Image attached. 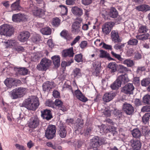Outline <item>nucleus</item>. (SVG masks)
<instances>
[{
  "label": "nucleus",
  "instance_id": "nucleus-10",
  "mask_svg": "<svg viewBox=\"0 0 150 150\" xmlns=\"http://www.w3.org/2000/svg\"><path fill=\"white\" fill-rule=\"evenodd\" d=\"M122 109L127 115H131L134 112V109L130 104L126 103H124L122 105Z\"/></svg>",
  "mask_w": 150,
  "mask_h": 150
},
{
  "label": "nucleus",
  "instance_id": "nucleus-58",
  "mask_svg": "<svg viewBox=\"0 0 150 150\" xmlns=\"http://www.w3.org/2000/svg\"><path fill=\"white\" fill-rule=\"evenodd\" d=\"M29 132L30 134L34 137L36 136L38 133V131L31 128L29 129Z\"/></svg>",
  "mask_w": 150,
  "mask_h": 150
},
{
  "label": "nucleus",
  "instance_id": "nucleus-19",
  "mask_svg": "<svg viewBox=\"0 0 150 150\" xmlns=\"http://www.w3.org/2000/svg\"><path fill=\"white\" fill-rule=\"evenodd\" d=\"M54 82L49 81L44 83L42 85L43 90L47 92L49 91L51 88L54 87Z\"/></svg>",
  "mask_w": 150,
  "mask_h": 150
},
{
  "label": "nucleus",
  "instance_id": "nucleus-16",
  "mask_svg": "<svg viewBox=\"0 0 150 150\" xmlns=\"http://www.w3.org/2000/svg\"><path fill=\"white\" fill-rule=\"evenodd\" d=\"M41 116L44 119L47 120H50L52 118V116L50 110L45 109L41 111Z\"/></svg>",
  "mask_w": 150,
  "mask_h": 150
},
{
  "label": "nucleus",
  "instance_id": "nucleus-50",
  "mask_svg": "<svg viewBox=\"0 0 150 150\" xmlns=\"http://www.w3.org/2000/svg\"><path fill=\"white\" fill-rule=\"evenodd\" d=\"M40 36L38 34H35L31 38V40L34 43L39 41L40 40Z\"/></svg>",
  "mask_w": 150,
  "mask_h": 150
},
{
  "label": "nucleus",
  "instance_id": "nucleus-36",
  "mask_svg": "<svg viewBox=\"0 0 150 150\" xmlns=\"http://www.w3.org/2000/svg\"><path fill=\"white\" fill-rule=\"evenodd\" d=\"M41 33L43 35H49L51 34V30L49 27H47L42 29L40 30Z\"/></svg>",
  "mask_w": 150,
  "mask_h": 150
},
{
  "label": "nucleus",
  "instance_id": "nucleus-41",
  "mask_svg": "<svg viewBox=\"0 0 150 150\" xmlns=\"http://www.w3.org/2000/svg\"><path fill=\"white\" fill-rule=\"evenodd\" d=\"M15 89L16 90L17 93H18L20 97L23 96L25 93V88L20 87Z\"/></svg>",
  "mask_w": 150,
  "mask_h": 150
},
{
  "label": "nucleus",
  "instance_id": "nucleus-29",
  "mask_svg": "<svg viewBox=\"0 0 150 150\" xmlns=\"http://www.w3.org/2000/svg\"><path fill=\"white\" fill-rule=\"evenodd\" d=\"M117 79L121 82V83L122 82L125 83L128 82L129 81L127 76L126 74L120 75L118 77Z\"/></svg>",
  "mask_w": 150,
  "mask_h": 150
},
{
  "label": "nucleus",
  "instance_id": "nucleus-64",
  "mask_svg": "<svg viewBox=\"0 0 150 150\" xmlns=\"http://www.w3.org/2000/svg\"><path fill=\"white\" fill-rule=\"evenodd\" d=\"M111 53L114 57L117 59L119 60L122 61L123 59L121 57L120 55L115 53L114 52L112 51Z\"/></svg>",
  "mask_w": 150,
  "mask_h": 150
},
{
  "label": "nucleus",
  "instance_id": "nucleus-20",
  "mask_svg": "<svg viewBox=\"0 0 150 150\" xmlns=\"http://www.w3.org/2000/svg\"><path fill=\"white\" fill-rule=\"evenodd\" d=\"M71 10L74 15L78 16H80L83 14L82 9L77 6L72 7Z\"/></svg>",
  "mask_w": 150,
  "mask_h": 150
},
{
  "label": "nucleus",
  "instance_id": "nucleus-54",
  "mask_svg": "<svg viewBox=\"0 0 150 150\" xmlns=\"http://www.w3.org/2000/svg\"><path fill=\"white\" fill-rule=\"evenodd\" d=\"M138 42V40L134 38L130 39L127 42V44L128 45H136Z\"/></svg>",
  "mask_w": 150,
  "mask_h": 150
},
{
  "label": "nucleus",
  "instance_id": "nucleus-48",
  "mask_svg": "<svg viewBox=\"0 0 150 150\" xmlns=\"http://www.w3.org/2000/svg\"><path fill=\"white\" fill-rule=\"evenodd\" d=\"M59 7L61 8V13L62 15H66L68 12V9L67 7L63 5H60Z\"/></svg>",
  "mask_w": 150,
  "mask_h": 150
},
{
  "label": "nucleus",
  "instance_id": "nucleus-14",
  "mask_svg": "<svg viewBox=\"0 0 150 150\" xmlns=\"http://www.w3.org/2000/svg\"><path fill=\"white\" fill-rule=\"evenodd\" d=\"M30 36V33L28 31L21 32L18 36V39L20 42H24L28 40Z\"/></svg>",
  "mask_w": 150,
  "mask_h": 150
},
{
  "label": "nucleus",
  "instance_id": "nucleus-15",
  "mask_svg": "<svg viewBox=\"0 0 150 150\" xmlns=\"http://www.w3.org/2000/svg\"><path fill=\"white\" fill-rule=\"evenodd\" d=\"M116 96V93L113 91L106 93L103 96V99L104 102H108L111 100Z\"/></svg>",
  "mask_w": 150,
  "mask_h": 150
},
{
  "label": "nucleus",
  "instance_id": "nucleus-30",
  "mask_svg": "<svg viewBox=\"0 0 150 150\" xmlns=\"http://www.w3.org/2000/svg\"><path fill=\"white\" fill-rule=\"evenodd\" d=\"M121 82L117 79L111 86V88L113 90L118 89L121 86Z\"/></svg>",
  "mask_w": 150,
  "mask_h": 150
},
{
  "label": "nucleus",
  "instance_id": "nucleus-40",
  "mask_svg": "<svg viewBox=\"0 0 150 150\" xmlns=\"http://www.w3.org/2000/svg\"><path fill=\"white\" fill-rule=\"evenodd\" d=\"M150 117V112L145 114L142 118V122L145 124L147 123L149 121Z\"/></svg>",
  "mask_w": 150,
  "mask_h": 150
},
{
  "label": "nucleus",
  "instance_id": "nucleus-53",
  "mask_svg": "<svg viewBox=\"0 0 150 150\" xmlns=\"http://www.w3.org/2000/svg\"><path fill=\"white\" fill-rule=\"evenodd\" d=\"M19 13L13 14L12 17V20L13 22H20Z\"/></svg>",
  "mask_w": 150,
  "mask_h": 150
},
{
  "label": "nucleus",
  "instance_id": "nucleus-57",
  "mask_svg": "<svg viewBox=\"0 0 150 150\" xmlns=\"http://www.w3.org/2000/svg\"><path fill=\"white\" fill-rule=\"evenodd\" d=\"M45 104L47 106L52 108H54V103L51 100H47L45 103Z\"/></svg>",
  "mask_w": 150,
  "mask_h": 150
},
{
  "label": "nucleus",
  "instance_id": "nucleus-45",
  "mask_svg": "<svg viewBox=\"0 0 150 150\" xmlns=\"http://www.w3.org/2000/svg\"><path fill=\"white\" fill-rule=\"evenodd\" d=\"M150 83V78H146L143 79L141 81V84L143 86H146Z\"/></svg>",
  "mask_w": 150,
  "mask_h": 150
},
{
  "label": "nucleus",
  "instance_id": "nucleus-51",
  "mask_svg": "<svg viewBox=\"0 0 150 150\" xmlns=\"http://www.w3.org/2000/svg\"><path fill=\"white\" fill-rule=\"evenodd\" d=\"M18 73L21 75H25L27 74L28 73V70L24 68H20L18 70Z\"/></svg>",
  "mask_w": 150,
  "mask_h": 150
},
{
  "label": "nucleus",
  "instance_id": "nucleus-18",
  "mask_svg": "<svg viewBox=\"0 0 150 150\" xmlns=\"http://www.w3.org/2000/svg\"><path fill=\"white\" fill-rule=\"evenodd\" d=\"M101 143V141L98 137L96 136L93 137L90 140V143L93 148H96L99 146L100 143Z\"/></svg>",
  "mask_w": 150,
  "mask_h": 150
},
{
  "label": "nucleus",
  "instance_id": "nucleus-46",
  "mask_svg": "<svg viewBox=\"0 0 150 150\" xmlns=\"http://www.w3.org/2000/svg\"><path fill=\"white\" fill-rule=\"evenodd\" d=\"M143 102L145 104L150 105V95L147 94L144 96L143 98Z\"/></svg>",
  "mask_w": 150,
  "mask_h": 150
},
{
  "label": "nucleus",
  "instance_id": "nucleus-38",
  "mask_svg": "<svg viewBox=\"0 0 150 150\" xmlns=\"http://www.w3.org/2000/svg\"><path fill=\"white\" fill-rule=\"evenodd\" d=\"M109 55L105 51L103 50L100 51V54H99V57L100 58H108L112 60V59L111 58L109 57Z\"/></svg>",
  "mask_w": 150,
  "mask_h": 150
},
{
  "label": "nucleus",
  "instance_id": "nucleus-1",
  "mask_svg": "<svg viewBox=\"0 0 150 150\" xmlns=\"http://www.w3.org/2000/svg\"><path fill=\"white\" fill-rule=\"evenodd\" d=\"M22 105L28 110H35L39 105L38 99L35 96H29L24 101Z\"/></svg>",
  "mask_w": 150,
  "mask_h": 150
},
{
  "label": "nucleus",
  "instance_id": "nucleus-26",
  "mask_svg": "<svg viewBox=\"0 0 150 150\" xmlns=\"http://www.w3.org/2000/svg\"><path fill=\"white\" fill-rule=\"evenodd\" d=\"M55 67H58L60 66V57L59 56L55 55L51 57Z\"/></svg>",
  "mask_w": 150,
  "mask_h": 150
},
{
  "label": "nucleus",
  "instance_id": "nucleus-35",
  "mask_svg": "<svg viewBox=\"0 0 150 150\" xmlns=\"http://www.w3.org/2000/svg\"><path fill=\"white\" fill-rule=\"evenodd\" d=\"M16 91L15 89L9 92L10 96L13 99H16L20 97Z\"/></svg>",
  "mask_w": 150,
  "mask_h": 150
},
{
  "label": "nucleus",
  "instance_id": "nucleus-33",
  "mask_svg": "<svg viewBox=\"0 0 150 150\" xmlns=\"http://www.w3.org/2000/svg\"><path fill=\"white\" fill-rule=\"evenodd\" d=\"M108 67L110 69L111 73H114L117 71V64L115 62H110L109 64Z\"/></svg>",
  "mask_w": 150,
  "mask_h": 150
},
{
  "label": "nucleus",
  "instance_id": "nucleus-59",
  "mask_svg": "<svg viewBox=\"0 0 150 150\" xmlns=\"http://www.w3.org/2000/svg\"><path fill=\"white\" fill-rule=\"evenodd\" d=\"M100 13L103 16V17L105 19L106 16H108L109 13L106 10L103 9L100 11Z\"/></svg>",
  "mask_w": 150,
  "mask_h": 150
},
{
  "label": "nucleus",
  "instance_id": "nucleus-6",
  "mask_svg": "<svg viewBox=\"0 0 150 150\" xmlns=\"http://www.w3.org/2000/svg\"><path fill=\"white\" fill-rule=\"evenodd\" d=\"M29 10L31 11L33 14L36 16L42 17L45 14L44 11L41 8H38L33 4H31L29 7Z\"/></svg>",
  "mask_w": 150,
  "mask_h": 150
},
{
  "label": "nucleus",
  "instance_id": "nucleus-4",
  "mask_svg": "<svg viewBox=\"0 0 150 150\" xmlns=\"http://www.w3.org/2000/svg\"><path fill=\"white\" fill-rule=\"evenodd\" d=\"M56 128L55 125H50L45 131V137L48 139H53L55 135Z\"/></svg>",
  "mask_w": 150,
  "mask_h": 150
},
{
  "label": "nucleus",
  "instance_id": "nucleus-21",
  "mask_svg": "<svg viewBox=\"0 0 150 150\" xmlns=\"http://www.w3.org/2000/svg\"><path fill=\"white\" fill-rule=\"evenodd\" d=\"M74 54L73 51V48L71 47L68 49L63 51L62 55L64 57H73Z\"/></svg>",
  "mask_w": 150,
  "mask_h": 150
},
{
  "label": "nucleus",
  "instance_id": "nucleus-32",
  "mask_svg": "<svg viewBox=\"0 0 150 150\" xmlns=\"http://www.w3.org/2000/svg\"><path fill=\"white\" fill-rule=\"evenodd\" d=\"M5 43L7 44L6 47H15L17 45V42L15 40H8L6 42H5Z\"/></svg>",
  "mask_w": 150,
  "mask_h": 150
},
{
  "label": "nucleus",
  "instance_id": "nucleus-31",
  "mask_svg": "<svg viewBox=\"0 0 150 150\" xmlns=\"http://www.w3.org/2000/svg\"><path fill=\"white\" fill-rule=\"evenodd\" d=\"M73 75L74 78H78L82 76L81 70L79 68H76L73 71Z\"/></svg>",
  "mask_w": 150,
  "mask_h": 150
},
{
  "label": "nucleus",
  "instance_id": "nucleus-52",
  "mask_svg": "<svg viewBox=\"0 0 150 150\" xmlns=\"http://www.w3.org/2000/svg\"><path fill=\"white\" fill-rule=\"evenodd\" d=\"M125 44L126 43L117 44L114 45L113 47L116 50H121L124 47Z\"/></svg>",
  "mask_w": 150,
  "mask_h": 150
},
{
  "label": "nucleus",
  "instance_id": "nucleus-43",
  "mask_svg": "<svg viewBox=\"0 0 150 150\" xmlns=\"http://www.w3.org/2000/svg\"><path fill=\"white\" fill-rule=\"evenodd\" d=\"M46 145L48 146L51 147L52 149L55 150H57V149L60 150L61 149V147L60 146H57L56 144H54L51 142L47 143Z\"/></svg>",
  "mask_w": 150,
  "mask_h": 150
},
{
  "label": "nucleus",
  "instance_id": "nucleus-63",
  "mask_svg": "<svg viewBox=\"0 0 150 150\" xmlns=\"http://www.w3.org/2000/svg\"><path fill=\"white\" fill-rule=\"evenodd\" d=\"M87 42L86 41H83L81 42L79 45L81 48L83 49L87 47Z\"/></svg>",
  "mask_w": 150,
  "mask_h": 150
},
{
  "label": "nucleus",
  "instance_id": "nucleus-24",
  "mask_svg": "<svg viewBox=\"0 0 150 150\" xmlns=\"http://www.w3.org/2000/svg\"><path fill=\"white\" fill-rule=\"evenodd\" d=\"M104 115L106 116H109L111 113L114 114L115 115H119L120 112L116 109H114V110H109L108 109H106L104 112Z\"/></svg>",
  "mask_w": 150,
  "mask_h": 150
},
{
  "label": "nucleus",
  "instance_id": "nucleus-7",
  "mask_svg": "<svg viewBox=\"0 0 150 150\" xmlns=\"http://www.w3.org/2000/svg\"><path fill=\"white\" fill-rule=\"evenodd\" d=\"M114 24V23L112 22H107L104 24L102 27V30L103 34L106 35L108 34Z\"/></svg>",
  "mask_w": 150,
  "mask_h": 150
},
{
  "label": "nucleus",
  "instance_id": "nucleus-13",
  "mask_svg": "<svg viewBox=\"0 0 150 150\" xmlns=\"http://www.w3.org/2000/svg\"><path fill=\"white\" fill-rule=\"evenodd\" d=\"M111 37L112 41L115 43L120 42L122 40V38L120 37L118 32L117 30H113L112 31Z\"/></svg>",
  "mask_w": 150,
  "mask_h": 150
},
{
  "label": "nucleus",
  "instance_id": "nucleus-39",
  "mask_svg": "<svg viewBox=\"0 0 150 150\" xmlns=\"http://www.w3.org/2000/svg\"><path fill=\"white\" fill-rule=\"evenodd\" d=\"M14 81L11 78H8L5 80L4 83L8 87L10 88L11 87Z\"/></svg>",
  "mask_w": 150,
  "mask_h": 150
},
{
  "label": "nucleus",
  "instance_id": "nucleus-28",
  "mask_svg": "<svg viewBox=\"0 0 150 150\" xmlns=\"http://www.w3.org/2000/svg\"><path fill=\"white\" fill-rule=\"evenodd\" d=\"M132 134L133 137L137 138H139L142 135L141 131L137 128L134 129L132 131Z\"/></svg>",
  "mask_w": 150,
  "mask_h": 150
},
{
  "label": "nucleus",
  "instance_id": "nucleus-60",
  "mask_svg": "<svg viewBox=\"0 0 150 150\" xmlns=\"http://www.w3.org/2000/svg\"><path fill=\"white\" fill-rule=\"evenodd\" d=\"M142 112H150V105H146L143 106L141 110Z\"/></svg>",
  "mask_w": 150,
  "mask_h": 150
},
{
  "label": "nucleus",
  "instance_id": "nucleus-3",
  "mask_svg": "<svg viewBox=\"0 0 150 150\" xmlns=\"http://www.w3.org/2000/svg\"><path fill=\"white\" fill-rule=\"evenodd\" d=\"M51 64V61L45 58L42 59L41 60L40 63L37 66V69L39 71H45L46 70Z\"/></svg>",
  "mask_w": 150,
  "mask_h": 150
},
{
  "label": "nucleus",
  "instance_id": "nucleus-42",
  "mask_svg": "<svg viewBox=\"0 0 150 150\" xmlns=\"http://www.w3.org/2000/svg\"><path fill=\"white\" fill-rule=\"evenodd\" d=\"M76 122L77 124L75 128L77 129L81 128L83 125V120L79 119H78L76 120Z\"/></svg>",
  "mask_w": 150,
  "mask_h": 150
},
{
  "label": "nucleus",
  "instance_id": "nucleus-11",
  "mask_svg": "<svg viewBox=\"0 0 150 150\" xmlns=\"http://www.w3.org/2000/svg\"><path fill=\"white\" fill-rule=\"evenodd\" d=\"M134 87L132 83L127 84L123 87L121 90L122 92L126 94H132L133 93V91Z\"/></svg>",
  "mask_w": 150,
  "mask_h": 150
},
{
  "label": "nucleus",
  "instance_id": "nucleus-56",
  "mask_svg": "<svg viewBox=\"0 0 150 150\" xmlns=\"http://www.w3.org/2000/svg\"><path fill=\"white\" fill-rule=\"evenodd\" d=\"M108 130L109 133L113 136H114L115 134H116V132H115L116 129L112 126H109L108 129Z\"/></svg>",
  "mask_w": 150,
  "mask_h": 150
},
{
  "label": "nucleus",
  "instance_id": "nucleus-34",
  "mask_svg": "<svg viewBox=\"0 0 150 150\" xmlns=\"http://www.w3.org/2000/svg\"><path fill=\"white\" fill-rule=\"evenodd\" d=\"M149 37V35L148 33H145L142 35H137L136 37L137 39L141 40H144L148 39Z\"/></svg>",
  "mask_w": 150,
  "mask_h": 150
},
{
  "label": "nucleus",
  "instance_id": "nucleus-49",
  "mask_svg": "<svg viewBox=\"0 0 150 150\" xmlns=\"http://www.w3.org/2000/svg\"><path fill=\"white\" fill-rule=\"evenodd\" d=\"M82 55L81 54H76L74 57V59L77 62H82Z\"/></svg>",
  "mask_w": 150,
  "mask_h": 150
},
{
  "label": "nucleus",
  "instance_id": "nucleus-44",
  "mask_svg": "<svg viewBox=\"0 0 150 150\" xmlns=\"http://www.w3.org/2000/svg\"><path fill=\"white\" fill-rule=\"evenodd\" d=\"M148 30L146 27L145 25H140L139 26L138 32L139 33H146Z\"/></svg>",
  "mask_w": 150,
  "mask_h": 150
},
{
  "label": "nucleus",
  "instance_id": "nucleus-25",
  "mask_svg": "<svg viewBox=\"0 0 150 150\" xmlns=\"http://www.w3.org/2000/svg\"><path fill=\"white\" fill-rule=\"evenodd\" d=\"M135 8L139 11H147L150 10V6L148 5L145 4L137 6Z\"/></svg>",
  "mask_w": 150,
  "mask_h": 150
},
{
  "label": "nucleus",
  "instance_id": "nucleus-47",
  "mask_svg": "<svg viewBox=\"0 0 150 150\" xmlns=\"http://www.w3.org/2000/svg\"><path fill=\"white\" fill-rule=\"evenodd\" d=\"M119 69L118 70V73H121L126 71H130V69L127 68L126 67L122 65H119Z\"/></svg>",
  "mask_w": 150,
  "mask_h": 150
},
{
  "label": "nucleus",
  "instance_id": "nucleus-2",
  "mask_svg": "<svg viewBox=\"0 0 150 150\" xmlns=\"http://www.w3.org/2000/svg\"><path fill=\"white\" fill-rule=\"evenodd\" d=\"M13 33V28L9 25L5 24L0 26V35H1L10 36Z\"/></svg>",
  "mask_w": 150,
  "mask_h": 150
},
{
  "label": "nucleus",
  "instance_id": "nucleus-55",
  "mask_svg": "<svg viewBox=\"0 0 150 150\" xmlns=\"http://www.w3.org/2000/svg\"><path fill=\"white\" fill-rule=\"evenodd\" d=\"M60 20L58 18H54L52 21V25L55 26L57 27L60 24Z\"/></svg>",
  "mask_w": 150,
  "mask_h": 150
},
{
  "label": "nucleus",
  "instance_id": "nucleus-62",
  "mask_svg": "<svg viewBox=\"0 0 150 150\" xmlns=\"http://www.w3.org/2000/svg\"><path fill=\"white\" fill-rule=\"evenodd\" d=\"M20 22L26 21L27 19V16L24 14L19 13Z\"/></svg>",
  "mask_w": 150,
  "mask_h": 150
},
{
  "label": "nucleus",
  "instance_id": "nucleus-22",
  "mask_svg": "<svg viewBox=\"0 0 150 150\" xmlns=\"http://www.w3.org/2000/svg\"><path fill=\"white\" fill-rule=\"evenodd\" d=\"M20 0H18L11 4V8L12 11L21 10L22 8L20 5Z\"/></svg>",
  "mask_w": 150,
  "mask_h": 150
},
{
  "label": "nucleus",
  "instance_id": "nucleus-61",
  "mask_svg": "<svg viewBox=\"0 0 150 150\" xmlns=\"http://www.w3.org/2000/svg\"><path fill=\"white\" fill-rule=\"evenodd\" d=\"M54 104L56 106H58L59 108L63 105V102L61 100L59 99H57L55 100Z\"/></svg>",
  "mask_w": 150,
  "mask_h": 150
},
{
  "label": "nucleus",
  "instance_id": "nucleus-5",
  "mask_svg": "<svg viewBox=\"0 0 150 150\" xmlns=\"http://www.w3.org/2000/svg\"><path fill=\"white\" fill-rule=\"evenodd\" d=\"M40 120L37 116L31 117L28 122V126L30 129H35L39 125Z\"/></svg>",
  "mask_w": 150,
  "mask_h": 150
},
{
  "label": "nucleus",
  "instance_id": "nucleus-8",
  "mask_svg": "<svg viewBox=\"0 0 150 150\" xmlns=\"http://www.w3.org/2000/svg\"><path fill=\"white\" fill-rule=\"evenodd\" d=\"M70 91L73 94L74 96H76L78 99L83 102L87 101V98L85 97L79 89H78L74 92L72 89H71Z\"/></svg>",
  "mask_w": 150,
  "mask_h": 150
},
{
  "label": "nucleus",
  "instance_id": "nucleus-17",
  "mask_svg": "<svg viewBox=\"0 0 150 150\" xmlns=\"http://www.w3.org/2000/svg\"><path fill=\"white\" fill-rule=\"evenodd\" d=\"M130 142L131 146L134 150H139L141 147V143L139 140L132 139L130 140Z\"/></svg>",
  "mask_w": 150,
  "mask_h": 150
},
{
  "label": "nucleus",
  "instance_id": "nucleus-9",
  "mask_svg": "<svg viewBox=\"0 0 150 150\" xmlns=\"http://www.w3.org/2000/svg\"><path fill=\"white\" fill-rule=\"evenodd\" d=\"M92 73L93 75L97 76L100 72L101 64L99 61H96L92 64Z\"/></svg>",
  "mask_w": 150,
  "mask_h": 150
},
{
  "label": "nucleus",
  "instance_id": "nucleus-12",
  "mask_svg": "<svg viewBox=\"0 0 150 150\" xmlns=\"http://www.w3.org/2000/svg\"><path fill=\"white\" fill-rule=\"evenodd\" d=\"M57 132L61 138L65 137L67 134L66 126L63 123L60 124L58 127Z\"/></svg>",
  "mask_w": 150,
  "mask_h": 150
},
{
  "label": "nucleus",
  "instance_id": "nucleus-23",
  "mask_svg": "<svg viewBox=\"0 0 150 150\" xmlns=\"http://www.w3.org/2000/svg\"><path fill=\"white\" fill-rule=\"evenodd\" d=\"M80 25L77 22H74L72 25V32L73 33H78L80 30Z\"/></svg>",
  "mask_w": 150,
  "mask_h": 150
},
{
  "label": "nucleus",
  "instance_id": "nucleus-37",
  "mask_svg": "<svg viewBox=\"0 0 150 150\" xmlns=\"http://www.w3.org/2000/svg\"><path fill=\"white\" fill-rule=\"evenodd\" d=\"M123 63L127 65L128 67H131L134 65V63L133 60L129 59H127L124 60Z\"/></svg>",
  "mask_w": 150,
  "mask_h": 150
},
{
  "label": "nucleus",
  "instance_id": "nucleus-27",
  "mask_svg": "<svg viewBox=\"0 0 150 150\" xmlns=\"http://www.w3.org/2000/svg\"><path fill=\"white\" fill-rule=\"evenodd\" d=\"M118 13L116 9L114 7L111 8L109 13L108 16L110 17L114 18L117 17Z\"/></svg>",
  "mask_w": 150,
  "mask_h": 150
}]
</instances>
